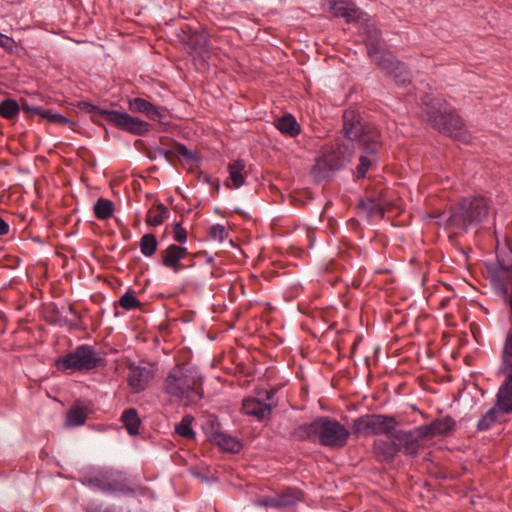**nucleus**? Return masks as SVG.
Segmentation results:
<instances>
[{
  "label": "nucleus",
  "mask_w": 512,
  "mask_h": 512,
  "mask_svg": "<svg viewBox=\"0 0 512 512\" xmlns=\"http://www.w3.org/2000/svg\"><path fill=\"white\" fill-rule=\"evenodd\" d=\"M303 500V493L301 490L293 487H288L281 492L274 495L264 496L252 501L254 506L285 509L295 506Z\"/></svg>",
  "instance_id": "nucleus-12"
},
{
  "label": "nucleus",
  "mask_w": 512,
  "mask_h": 512,
  "mask_svg": "<svg viewBox=\"0 0 512 512\" xmlns=\"http://www.w3.org/2000/svg\"><path fill=\"white\" fill-rule=\"evenodd\" d=\"M86 512H121L115 506H104L102 503L91 502L88 504Z\"/></svg>",
  "instance_id": "nucleus-42"
},
{
  "label": "nucleus",
  "mask_w": 512,
  "mask_h": 512,
  "mask_svg": "<svg viewBox=\"0 0 512 512\" xmlns=\"http://www.w3.org/2000/svg\"><path fill=\"white\" fill-rule=\"evenodd\" d=\"M422 104L428 120L440 133L448 135L457 141L469 143L470 135L465 130L462 119L444 99L432 94H426L422 98Z\"/></svg>",
  "instance_id": "nucleus-4"
},
{
  "label": "nucleus",
  "mask_w": 512,
  "mask_h": 512,
  "mask_svg": "<svg viewBox=\"0 0 512 512\" xmlns=\"http://www.w3.org/2000/svg\"><path fill=\"white\" fill-rule=\"evenodd\" d=\"M174 240L183 244L187 241V232L186 230L181 226L180 223H176L174 228Z\"/></svg>",
  "instance_id": "nucleus-43"
},
{
  "label": "nucleus",
  "mask_w": 512,
  "mask_h": 512,
  "mask_svg": "<svg viewBox=\"0 0 512 512\" xmlns=\"http://www.w3.org/2000/svg\"><path fill=\"white\" fill-rule=\"evenodd\" d=\"M158 242L153 234H145L141 237L139 247L145 257H151L157 251Z\"/></svg>",
  "instance_id": "nucleus-32"
},
{
  "label": "nucleus",
  "mask_w": 512,
  "mask_h": 512,
  "mask_svg": "<svg viewBox=\"0 0 512 512\" xmlns=\"http://www.w3.org/2000/svg\"><path fill=\"white\" fill-rule=\"evenodd\" d=\"M187 43L192 50L201 57H205L210 52V40L205 31H194L190 33L187 38Z\"/></svg>",
  "instance_id": "nucleus-23"
},
{
  "label": "nucleus",
  "mask_w": 512,
  "mask_h": 512,
  "mask_svg": "<svg viewBox=\"0 0 512 512\" xmlns=\"http://www.w3.org/2000/svg\"><path fill=\"white\" fill-rule=\"evenodd\" d=\"M499 412L496 407L489 409L478 421L477 429L479 431L488 430L496 422Z\"/></svg>",
  "instance_id": "nucleus-35"
},
{
  "label": "nucleus",
  "mask_w": 512,
  "mask_h": 512,
  "mask_svg": "<svg viewBox=\"0 0 512 512\" xmlns=\"http://www.w3.org/2000/svg\"><path fill=\"white\" fill-rule=\"evenodd\" d=\"M9 230V224L3 218L0 217V236L8 234Z\"/></svg>",
  "instance_id": "nucleus-45"
},
{
  "label": "nucleus",
  "mask_w": 512,
  "mask_h": 512,
  "mask_svg": "<svg viewBox=\"0 0 512 512\" xmlns=\"http://www.w3.org/2000/svg\"><path fill=\"white\" fill-rule=\"evenodd\" d=\"M95 114L100 115L106 121L110 122L119 129L134 135L143 136L149 132V124L137 117H133L126 112L116 110L100 109L93 106L92 110Z\"/></svg>",
  "instance_id": "nucleus-10"
},
{
  "label": "nucleus",
  "mask_w": 512,
  "mask_h": 512,
  "mask_svg": "<svg viewBox=\"0 0 512 512\" xmlns=\"http://www.w3.org/2000/svg\"><path fill=\"white\" fill-rule=\"evenodd\" d=\"M391 438L395 439L399 452L402 451L406 455H416L420 448V442L427 439L426 436L418 432V427L409 431L394 430Z\"/></svg>",
  "instance_id": "nucleus-16"
},
{
  "label": "nucleus",
  "mask_w": 512,
  "mask_h": 512,
  "mask_svg": "<svg viewBox=\"0 0 512 512\" xmlns=\"http://www.w3.org/2000/svg\"><path fill=\"white\" fill-rule=\"evenodd\" d=\"M274 394L272 390H262L256 396L245 398L242 403L243 412L259 421L269 418L275 406L272 402Z\"/></svg>",
  "instance_id": "nucleus-11"
},
{
  "label": "nucleus",
  "mask_w": 512,
  "mask_h": 512,
  "mask_svg": "<svg viewBox=\"0 0 512 512\" xmlns=\"http://www.w3.org/2000/svg\"><path fill=\"white\" fill-rule=\"evenodd\" d=\"M343 131L346 142L337 148L335 155L327 156L324 161L318 160L314 170H320L322 162L331 171L342 168L353 156L355 145L364 153L374 154L380 144V134L374 127L362 123L360 115L352 109L343 114Z\"/></svg>",
  "instance_id": "nucleus-1"
},
{
  "label": "nucleus",
  "mask_w": 512,
  "mask_h": 512,
  "mask_svg": "<svg viewBox=\"0 0 512 512\" xmlns=\"http://www.w3.org/2000/svg\"><path fill=\"white\" fill-rule=\"evenodd\" d=\"M121 421L130 435H137L139 433L141 420L136 409L129 408L124 410L121 415Z\"/></svg>",
  "instance_id": "nucleus-26"
},
{
  "label": "nucleus",
  "mask_w": 512,
  "mask_h": 512,
  "mask_svg": "<svg viewBox=\"0 0 512 512\" xmlns=\"http://www.w3.org/2000/svg\"><path fill=\"white\" fill-rule=\"evenodd\" d=\"M502 371L508 376L512 374V332L507 334L503 353H502Z\"/></svg>",
  "instance_id": "nucleus-29"
},
{
  "label": "nucleus",
  "mask_w": 512,
  "mask_h": 512,
  "mask_svg": "<svg viewBox=\"0 0 512 512\" xmlns=\"http://www.w3.org/2000/svg\"><path fill=\"white\" fill-rule=\"evenodd\" d=\"M209 236L213 240L223 242L228 237V231L222 224H214L210 227Z\"/></svg>",
  "instance_id": "nucleus-40"
},
{
  "label": "nucleus",
  "mask_w": 512,
  "mask_h": 512,
  "mask_svg": "<svg viewBox=\"0 0 512 512\" xmlns=\"http://www.w3.org/2000/svg\"><path fill=\"white\" fill-rule=\"evenodd\" d=\"M13 45L14 41L11 37L0 33V47L11 50Z\"/></svg>",
  "instance_id": "nucleus-44"
},
{
  "label": "nucleus",
  "mask_w": 512,
  "mask_h": 512,
  "mask_svg": "<svg viewBox=\"0 0 512 512\" xmlns=\"http://www.w3.org/2000/svg\"><path fill=\"white\" fill-rule=\"evenodd\" d=\"M489 214V202L483 196L463 198L457 205L452 206L436 216L437 223L447 228L467 231L470 227L483 222Z\"/></svg>",
  "instance_id": "nucleus-3"
},
{
  "label": "nucleus",
  "mask_w": 512,
  "mask_h": 512,
  "mask_svg": "<svg viewBox=\"0 0 512 512\" xmlns=\"http://www.w3.org/2000/svg\"><path fill=\"white\" fill-rule=\"evenodd\" d=\"M492 286L512 313V250L497 254V263L488 268Z\"/></svg>",
  "instance_id": "nucleus-7"
},
{
  "label": "nucleus",
  "mask_w": 512,
  "mask_h": 512,
  "mask_svg": "<svg viewBox=\"0 0 512 512\" xmlns=\"http://www.w3.org/2000/svg\"><path fill=\"white\" fill-rule=\"evenodd\" d=\"M154 378V371L150 367L130 363L128 365L127 385L133 394L144 391Z\"/></svg>",
  "instance_id": "nucleus-15"
},
{
  "label": "nucleus",
  "mask_w": 512,
  "mask_h": 512,
  "mask_svg": "<svg viewBox=\"0 0 512 512\" xmlns=\"http://www.w3.org/2000/svg\"><path fill=\"white\" fill-rule=\"evenodd\" d=\"M175 153L179 158L185 159L188 163L196 162L197 158L187 147L184 145H177Z\"/></svg>",
  "instance_id": "nucleus-41"
},
{
  "label": "nucleus",
  "mask_w": 512,
  "mask_h": 512,
  "mask_svg": "<svg viewBox=\"0 0 512 512\" xmlns=\"http://www.w3.org/2000/svg\"><path fill=\"white\" fill-rule=\"evenodd\" d=\"M192 422L193 417L191 415H185L181 422L175 426V432L186 439H194L196 433L192 429Z\"/></svg>",
  "instance_id": "nucleus-33"
},
{
  "label": "nucleus",
  "mask_w": 512,
  "mask_h": 512,
  "mask_svg": "<svg viewBox=\"0 0 512 512\" xmlns=\"http://www.w3.org/2000/svg\"><path fill=\"white\" fill-rule=\"evenodd\" d=\"M373 450L379 461L390 462L399 452V447L393 438L376 439L373 444Z\"/></svg>",
  "instance_id": "nucleus-21"
},
{
  "label": "nucleus",
  "mask_w": 512,
  "mask_h": 512,
  "mask_svg": "<svg viewBox=\"0 0 512 512\" xmlns=\"http://www.w3.org/2000/svg\"><path fill=\"white\" fill-rule=\"evenodd\" d=\"M455 427V421L452 417L446 416L444 418L436 419L430 424L418 426V432L426 436L427 439L432 438L438 434H448Z\"/></svg>",
  "instance_id": "nucleus-19"
},
{
  "label": "nucleus",
  "mask_w": 512,
  "mask_h": 512,
  "mask_svg": "<svg viewBox=\"0 0 512 512\" xmlns=\"http://www.w3.org/2000/svg\"><path fill=\"white\" fill-rule=\"evenodd\" d=\"M245 162L243 160H236L229 164V180L225 182V186L230 189H238L245 184Z\"/></svg>",
  "instance_id": "nucleus-25"
},
{
  "label": "nucleus",
  "mask_w": 512,
  "mask_h": 512,
  "mask_svg": "<svg viewBox=\"0 0 512 512\" xmlns=\"http://www.w3.org/2000/svg\"><path fill=\"white\" fill-rule=\"evenodd\" d=\"M119 304L125 310L135 309V308L140 307V305H141V303L137 299V297L133 293H131L129 291L125 292L121 296V298L119 300Z\"/></svg>",
  "instance_id": "nucleus-37"
},
{
  "label": "nucleus",
  "mask_w": 512,
  "mask_h": 512,
  "mask_svg": "<svg viewBox=\"0 0 512 512\" xmlns=\"http://www.w3.org/2000/svg\"><path fill=\"white\" fill-rule=\"evenodd\" d=\"M113 203L112 201L104 198H100L94 204V214L98 219L105 220L113 214Z\"/></svg>",
  "instance_id": "nucleus-31"
},
{
  "label": "nucleus",
  "mask_w": 512,
  "mask_h": 512,
  "mask_svg": "<svg viewBox=\"0 0 512 512\" xmlns=\"http://www.w3.org/2000/svg\"><path fill=\"white\" fill-rule=\"evenodd\" d=\"M356 25H358L360 33L365 36L367 52L374 62H377L378 57L386 56L388 54L387 52L381 50V32L375 26L374 21L369 17L368 14L366 20L358 21Z\"/></svg>",
  "instance_id": "nucleus-13"
},
{
  "label": "nucleus",
  "mask_w": 512,
  "mask_h": 512,
  "mask_svg": "<svg viewBox=\"0 0 512 512\" xmlns=\"http://www.w3.org/2000/svg\"><path fill=\"white\" fill-rule=\"evenodd\" d=\"M365 154L366 155L360 156L359 164L357 165V168H356L358 178L365 177L366 173L368 172V170L373 162V159L371 158V156L373 154H368V153H365Z\"/></svg>",
  "instance_id": "nucleus-39"
},
{
  "label": "nucleus",
  "mask_w": 512,
  "mask_h": 512,
  "mask_svg": "<svg viewBox=\"0 0 512 512\" xmlns=\"http://www.w3.org/2000/svg\"><path fill=\"white\" fill-rule=\"evenodd\" d=\"M87 413L83 408L73 407L67 414V425L69 426H80L86 421Z\"/></svg>",
  "instance_id": "nucleus-34"
},
{
  "label": "nucleus",
  "mask_w": 512,
  "mask_h": 512,
  "mask_svg": "<svg viewBox=\"0 0 512 512\" xmlns=\"http://www.w3.org/2000/svg\"><path fill=\"white\" fill-rule=\"evenodd\" d=\"M26 109L54 123L62 124L67 122V119L63 115L55 113L51 110H42L39 107L29 106H27Z\"/></svg>",
  "instance_id": "nucleus-36"
},
{
  "label": "nucleus",
  "mask_w": 512,
  "mask_h": 512,
  "mask_svg": "<svg viewBox=\"0 0 512 512\" xmlns=\"http://www.w3.org/2000/svg\"><path fill=\"white\" fill-rule=\"evenodd\" d=\"M361 206L371 214L383 215V203L374 198H368L361 202Z\"/></svg>",
  "instance_id": "nucleus-38"
},
{
  "label": "nucleus",
  "mask_w": 512,
  "mask_h": 512,
  "mask_svg": "<svg viewBox=\"0 0 512 512\" xmlns=\"http://www.w3.org/2000/svg\"><path fill=\"white\" fill-rule=\"evenodd\" d=\"M208 435L209 439L218 445L222 450L236 453L239 452L242 448V444L237 438L220 431L218 427L215 428L213 424Z\"/></svg>",
  "instance_id": "nucleus-20"
},
{
  "label": "nucleus",
  "mask_w": 512,
  "mask_h": 512,
  "mask_svg": "<svg viewBox=\"0 0 512 512\" xmlns=\"http://www.w3.org/2000/svg\"><path fill=\"white\" fill-rule=\"evenodd\" d=\"M100 361L99 354L92 346L82 344L74 351L56 359L55 367L61 372L88 371L96 368Z\"/></svg>",
  "instance_id": "nucleus-8"
},
{
  "label": "nucleus",
  "mask_w": 512,
  "mask_h": 512,
  "mask_svg": "<svg viewBox=\"0 0 512 512\" xmlns=\"http://www.w3.org/2000/svg\"><path fill=\"white\" fill-rule=\"evenodd\" d=\"M169 216L168 208L163 204L152 207L146 215V223L151 226H159Z\"/></svg>",
  "instance_id": "nucleus-28"
},
{
  "label": "nucleus",
  "mask_w": 512,
  "mask_h": 512,
  "mask_svg": "<svg viewBox=\"0 0 512 512\" xmlns=\"http://www.w3.org/2000/svg\"><path fill=\"white\" fill-rule=\"evenodd\" d=\"M397 421L393 416L382 414H368L353 420L352 433L356 437L361 435H386L391 438Z\"/></svg>",
  "instance_id": "nucleus-9"
},
{
  "label": "nucleus",
  "mask_w": 512,
  "mask_h": 512,
  "mask_svg": "<svg viewBox=\"0 0 512 512\" xmlns=\"http://www.w3.org/2000/svg\"><path fill=\"white\" fill-rule=\"evenodd\" d=\"M379 67L385 70L398 85H406L411 81L410 72L405 65L397 60L392 54L381 56L375 62Z\"/></svg>",
  "instance_id": "nucleus-17"
},
{
  "label": "nucleus",
  "mask_w": 512,
  "mask_h": 512,
  "mask_svg": "<svg viewBox=\"0 0 512 512\" xmlns=\"http://www.w3.org/2000/svg\"><path fill=\"white\" fill-rule=\"evenodd\" d=\"M350 431L339 421L330 417H317L310 423L302 424L293 431L295 439L311 441L328 448H342L347 444Z\"/></svg>",
  "instance_id": "nucleus-2"
},
{
  "label": "nucleus",
  "mask_w": 512,
  "mask_h": 512,
  "mask_svg": "<svg viewBox=\"0 0 512 512\" xmlns=\"http://www.w3.org/2000/svg\"><path fill=\"white\" fill-rule=\"evenodd\" d=\"M325 5L334 17L345 18L347 23L357 24L367 19V13L351 0H328Z\"/></svg>",
  "instance_id": "nucleus-14"
},
{
  "label": "nucleus",
  "mask_w": 512,
  "mask_h": 512,
  "mask_svg": "<svg viewBox=\"0 0 512 512\" xmlns=\"http://www.w3.org/2000/svg\"><path fill=\"white\" fill-rule=\"evenodd\" d=\"M495 407L504 413L512 412V374L507 377L505 383L500 387Z\"/></svg>",
  "instance_id": "nucleus-24"
},
{
  "label": "nucleus",
  "mask_w": 512,
  "mask_h": 512,
  "mask_svg": "<svg viewBox=\"0 0 512 512\" xmlns=\"http://www.w3.org/2000/svg\"><path fill=\"white\" fill-rule=\"evenodd\" d=\"M163 391L170 397L192 405L203 397L202 377L197 371L175 366L163 381Z\"/></svg>",
  "instance_id": "nucleus-5"
},
{
  "label": "nucleus",
  "mask_w": 512,
  "mask_h": 512,
  "mask_svg": "<svg viewBox=\"0 0 512 512\" xmlns=\"http://www.w3.org/2000/svg\"><path fill=\"white\" fill-rule=\"evenodd\" d=\"M276 127L281 133L290 137H295L300 133V126L291 114L279 118L276 122Z\"/></svg>",
  "instance_id": "nucleus-27"
},
{
  "label": "nucleus",
  "mask_w": 512,
  "mask_h": 512,
  "mask_svg": "<svg viewBox=\"0 0 512 512\" xmlns=\"http://www.w3.org/2000/svg\"><path fill=\"white\" fill-rule=\"evenodd\" d=\"M128 107L132 112L145 114L148 118L158 122H164L167 117V109L155 106L144 98H133L128 101Z\"/></svg>",
  "instance_id": "nucleus-18"
},
{
  "label": "nucleus",
  "mask_w": 512,
  "mask_h": 512,
  "mask_svg": "<svg viewBox=\"0 0 512 512\" xmlns=\"http://www.w3.org/2000/svg\"><path fill=\"white\" fill-rule=\"evenodd\" d=\"M187 254V248L171 244L164 251L162 263L165 267L172 269L174 272H178L183 268L180 261Z\"/></svg>",
  "instance_id": "nucleus-22"
},
{
  "label": "nucleus",
  "mask_w": 512,
  "mask_h": 512,
  "mask_svg": "<svg viewBox=\"0 0 512 512\" xmlns=\"http://www.w3.org/2000/svg\"><path fill=\"white\" fill-rule=\"evenodd\" d=\"M20 112V106L14 99L7 98L0 102V115L8 120L14 119Z\"/></svg>",
  "instance_id": "nucleus-30"
},
{
  "label": "nucleus",
  "mask_w": 512,
  "mask_h": 512,
  "mask_svg": "<svg viewBox=\"0 0 512 512\" xmlns=\"http://www.w3.org/2000/svg\"><path fill=\"white\" fill-rule=\"evenodd\" d=\"M84 486L104 494L135 496L137 489L127 475L114 468L104 467L92 470L80 479Z\"/></svg>",
  "instance_id": "nucleus-6"
}]
</instances>
